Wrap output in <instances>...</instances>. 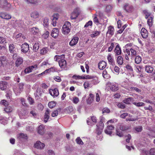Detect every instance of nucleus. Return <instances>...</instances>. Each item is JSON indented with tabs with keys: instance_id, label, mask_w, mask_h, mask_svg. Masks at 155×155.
Listing matches in <instances>:
<instances>
[{
	"instance_id": "a18cd8bd",
	"label": "nucleus",
	"mask_w": 155,
	"mask_h": 155,
	"mask_svg": "<svg viewBox=\"0 0 155 155\" xmlns=\"http://www.w3.org/2000/svg\"><path fill=\"white\" fill-rule=\"evenodd\" d=\"M56 104V103L55 102L51 101L48 103V106L49 108H52L55 106Z\"/></svg>"
},
{
	"instance_id": "0eeeda50",
	"label": "nucleus",
	"mask_w": 155,
	"mask_h": 155,
	"mask_svg": "<svg viewBox=\"0 0 155 155\" xmlns=\"http://www.w3.org/2000/svg\"><path fill=\"white\" fill-rule=\"evenodd\" d=\"M29 31L31 34L33 35H38L40 34L39 29L36 27H34L29 29Z\"/></svg>"
},
{
	"instance_id": "20e7f679",
	"label": "nucleus",
	"mask_w": 155,
	"mask_h": 155,
	"mask_svg": "<svg viewBox=\"0 0 155 155\" xmlns=\"http://www.w3.org/2000/svg\"><path fill=\"white\" fill-rule=\"evenodd\" d=\"M24 84L23 83H21L18 84V89L16 88L14 90V91L17 95H19L23 89Z\"/></svg>"
},
{
	"instance_id": "37998d69",
	"label": "nucleus",
	"mask_w": 155,
	"mask_h": 155,
	"mask_svg": "<svg viewBox=\"0 0 155 155\" xmlns=\"http://www.w3.org/2000/svg\"><path fill=\"white\" fill-rule=\"evenodd\" d=\"M141 61V58L139 56H136L135 59V63L137 64L140 63Z\"/></svg>"
},
{
	"instance_id": "ddd939ff",
	"label": "nucleus",
	"mask_w": 155,
	"mask_h": 155,
	"mask_svg": "<svg viewBox=\"0 0 155 155\" xmlns=\"http://www.w3.org/2000/svg\"><path fill=\"white\" fill-rule=\"evenodd\" d=\"M124 9L126 12H131L133 11L134 8L132 5L126 4L124 7Z\"/></svg>"
},
{
	"instance_id": "2f4dec72",
	"label": "nucleus",
	"mask_w": 155,
	"mask_h": 155,
	"mask_svg": "<svg viewBox=\"0 0 155 155\" xmlns=\"http://www.w3.org/2000/svg\"><path fill=\"white\" fill-rule=\"evenodd\" d=\"M110 89L113 91H115L118 89V85L116 84H113L110 86Z\"/></svg>"
},
{
	"instance_id": "cd10ccee",
	"label": "nucleus",
	"mask_w": 155,
	"mask_h": 155,
	"mask_svg": "<svg viewBox=\"0 0 155 155\" xmlns=\"http://www.w3.org/2000/svg\"><path fill=\"white\" fill-rule=\"evenodd\" d=\"M7 82L5 81H2L0 83V89L2 90L5 89L7 87Z\"/></svg>"
},
{
	"instance_id": "bb28decb",
	"label": "nucleus",
	"mask_w": 155,
	"mask_h": 155,
	"mask_svg": "<svg viewBox=\"0 0 155 155\" xmlns=\"http://www.w3.org/2000/svg\"><path fill=\"white\" fill-rule=\"evenodd\" d=\"M120 129L122 131H124L127 130L129 128L126 125L120 124L119 125Z\"/></svg>"
},
{
	"instance_id": "6e6d98bb",
	"label": "nucleus",
	"mask_w": 155,
	"mask_h": 155,
	"mask_svg": "<svg viewBox=\"0 0 155 155\" xmlns=\"http://www.w3.org/2000/svg\"><path fill=\"white\" fill-rule=\"evenodd\" d=\"M82 79H90L93 78V77L90 76L89 75H84V76H82Z\"/></svg>"
},
{
	"instance_id": "412c9836",
	"label": "nucleus",
	"mask_w": 155,
	"mask_h": 155,
	"mask_svg": "<svg viewBox=\"0 0 155 155\" xmlns=\"http://www.w3.org/2000/svg\"><path fill=\"white\" fill-rule=\"evenodd\" d=\"M58 29L56 28H54L53 29L51 33V35L54 38H56L58 36Z\"/></svg>"
},
{
	"instance_id": "4468645a",
	"label": "nucleus",
	"mask_w": 155,
	"mask_h": 155,
	"mask_svg": "<svg viewBox=\"0 0 155 155\" xmlns=\"http://www.w3.org/2000/svg\"><path fill=\"white\" fill-rule=\"evenodd\" d=\"M79 40V38L78 37H74L69 42V45L71 46H73L76 45Z\"/></svg>"
},
{
	"instance_id": "79ce46f5",
	"label": "nucleus",
	"mask_w": 155,
	"mask_h": 155,
	"mask_svg": "<svg viewBox=\"0 0 155 155\" xmlns=\"http://www.w3.org/2000/svg\"><path fill=\"white\" fill-rule=\"evenodd\" d=\"M94 95L92 94H89V97L88 98V103L91 104L94 100Z\"/></svg>"
},
{
	"instance_id": "09e8293b",
	"label": "nucleus",
	"mask_w": 155,
	"mask_h": 155,
	"mask_svg": "<svg viewBox=\"0 0 155 155\" xmlns=\"http://www.w3.org/2000/svg\"><path fill=\"white\" fill-rule=\"evenodd\" d=\"M104 124L101 121H100L99 123V124L97 125V128L101 129H103L104 127Z\"/></svg>"
},
{
	"instance_id": "603ef678",
	"label": "nucleus",
	"mask_w": 155,
	"mask_h": 155,
	"mask_svg": "<svg viewBox=\"0 0 155 155\" xmlns=\"http://www.w3.org/2000/svg\"><path fill=\"white\" fill-rule=\"evenodd\" d=\"M94 22L97 25L99 24V21L97 18V15H95L93 19Z\"/></svg>"
},
{
	"instance_id": "423d86ee",
	"label": "nucleus",
	"mask_w": 155,
	"mask_h": 155,
	"mask_svg": "<svg viewBox=\"0 0 155 155\" xmlns=\"http://www.w3.org/2000/svg\"><path fill=\"white\" fill-rule=\"evenodd\" d=\"M114 128V127L111 125H108L107 126V128L104 130L105 133L110 136H111L112 134V130Z\"/></svg>"
},
{
	"instance_id": "f03ea898",
	"label": "nucleus",
	"mask_w": 155,
	"mask_h": 155,
	"mask_svg": "<svg viewBox=\"0 0 155 155\" xmlns=\"http://www.w3.org/2000/svg\"><path fill=\"white\" fill-rule=\"evenodd\" d=\"M71 24L69 21H66L63 25L62 31V33L65 35H68L70 31Z\"/></svg>"
},
{
	"instance_id": "ea45409f",
	"label": "nucleus",
	"mask_w": 155,
	"mask_h": 155,
	"mask_svg": "<svg viewBox=\"0 0 155 155\" xmlns=\"http://www.w3.org/2000/svg\"><path fill=\"white\" fill-rule=\"evenodd\" d=\"M12 108L10 106H7L4 108L5 111L7 113L10 112L12 111Z\"/></svg>"
},
{
	"instance_id": "f257e3e1",
	"label": "nucleus",
	"mask_w": 155,
	"mask_h": 155,
	"mask_svg": "<svg viewBox=\"0 0 155 155\" xmlns=\"http://www.w3.org/2000/svg\"><path fill=\"white\" fill-rule=\"evenodd\" d=\"M12 5L7 0H0V8L6 11H8Z\"/></svg>"
},
{
	"instance_id": "338daca9",
	"label": "nucleus",
	"mask_w": 155,
	"mask_h": 155,
	"mask_svg": "<svg viewBox=\"0 0 155 155\" xmlns=\"http://www.w3.org/2000/svg\"><path fill=\"white\" fill-rule=\"evenodd\" d=\"M32 70L30 68V67L25 68V73H28L32 71Z\"/></svg>"
},
{
	"instance_id": "e433bc0d",
	"label": "nucleus",
	"mask_w": 155,
	"mask_h": 155,
	"mask_svg": "<svg viewBox=\"0 0 155 155\" xmlns=\"http://www.w3.org/2000/svg\"><path fill=\"white\" fill-rule=\"evenodd\" d=\"M49 19L47 18H45L43 20V25L45 27H47L49 25Z\"/></svg>"
},
{
	"instance_id": "de8ad7c7",
	"label": "nucleus",
	"mask_w": 155,
	"mask_h": 155,
	"mask_svg": "<svg viewBox=\"0 0 155 155\" xmlns=\"http://www.w3.org/2000/svg\"><path fill=\"white\" fill-rule=\"evenodd\" d=\"M134 129L137 132H141L142 131L143 127L141 126H138L135 127Z\"/></svg>"
},
{
	"instance_id": "8fccbe9b",
	"label": "nucleus",
	"mask_w": 155,
	"mask_h": 155,
	"mask_svg": "<svg viewBox=\"0 0 155 155\" xmlns=\"http://www.w3.org/2000/svg\"><path fill=\"white\" fill-rule=\"evenodd\" d=\"M133 104L137 107H141L145 105V104L142 102H133Z\"/></svg>"
},
{
	"instance_id": "473e14b6",
	"label": "nucleus",
	"mask_w": 155,
	"mask_h": 155,
	"mask_svg": "<svg viewBox=\"0 0 155 155\" xmlns=\"http://www.w3.org/2000/svg\"><path fill=\"white\" fill-rule=\"evenodd\" d=\"M39 13L37 12H32L31 14V18H38L39 16Z\"/></svg>"
},
{
	"instance_id": "bf43d9fd",
	"label": "nucleus",
	"mask_w": 155,
	"mask_h": 155,
	"mask_svg": "<svg viewBox=\"0 0 155 155\" xmlns=\"http://www.w3.org/2000/svg\"><path fill=\"white\" fill-rule=\"evenodd\" d=\"M125 68L129 71L130 72H132L133 71V69L132 67L129 64H127L126 65Z\"/></svg>"
},
{
	"instance_id": "b1692460",
	"label": "nucleus",
	"mask_w": 155,
	"mask_h": 155,
	"mask_svg": "<svg viewBox=\"0 0 155 155\" xmlns=\"http://www.w3.org/2000/svg\"><path fill=\"white\" fill-rule=\"evenodd\" d=\"M90 119L93 121V122L96 123L97 122V120L96 117L94 116H92L91 117V118H88L87 120V124L90 125L91 124V122H90Z\"/></svg>"
},
{
	"instance_id": "c756f323",
	"label": "nucleus",
	"mask_w": 155,
	"mask_h": 155,
	"mask_svg": "<svg viewBox=\"0 0 155 155\" xmlns=\"http://www.w3.org/2000/svg\"><path fill=\"white\" fill-rule=\"evenodd\" d=\"M17 137L20 140L27 139V135L26 134L23 133H21L18 134Z\"/></svg>"
},
{
	"instance_id": "c85d7f7f",
	"label": "nucleus",
	"mask_w": 155,
	"mask_h": 155,
	"mask_svg": "<svg viewBox=\"0 0 155 155\" xmlns=\"http://www.w3.org/2000/svg\"><path fill=\"white\" fill-rule=\"evenodd\" d=\"M117 61L118 64L122 65L123 63V57L121 56H118L117 58Z\"/></svg>"
},
{
	"instance_id": "7ed1b4c3",
	"label": "nucleus",
	"mask_w": 155,
	"mask_h": 155,
	"mask_svg": "<svg viewBox=\"0 0 155 155\" xmlns=\"http://www.w3.org/2000/svg\"><path fill=\"white\" fill-rule=\"evenodd\" d=\"M8 24L15 27H21L24 24V22L21 20H15L12 19L8 23Z\"/></svg>"
},
{
	"instance_id": "680f3d73",
	"label": "nucleus",
	"mask_w": 155,
	"mask_h": 155,
	"mask_svg": "<svg viewBox=\"0 0 155 155\" xmlns=\"http://www.w3.org/2000/svg\"><path fill=\"white\" fill-rule=\"evenodd\" d=\"M114 47V44L112 42L110 44V46L108 48V51L109 52H110Z\"/></svg>"
},
{
	"instance_id": "4d7b16f0",
	"label": "nucleus",
	"mask_w": 155,
	"mask_h": 155,
	"mask_svg": "<svg viewBox=\"0 0 155 155\" xmlns=\"http://www.w3.org/2000/svg\"><path fill=\"white\" fill-rule=\"evenodd\" d=\"M79 101V98L77 97H74L73 98L72 102L75 104H77Z\"/></svg>"
},
{
	"instance_id": "f3484780",
	"label": "nucleus",
	"mask_w": 155,
	"mask_h": 155,
	"mask_svg": "<svg viewBox=\"0 0 155 155\" xmlns=\"http://www.w3.org/2000/svg\"><path fill=\"white\" fill-rule=\"evenodd\" d=\"M141 34L143 38H146L148 35V33L147 30L144 28H142L141 31Z\"/></svg>"
},
{
	"instance_id": "c03bdc74",
	"label": "nucleus",
	"mask_w": 155,
	"mask_h": 155,
	"mask_svg": "<svg viewBox=\"0 0 155 155\" xmlns=\"http://www.w3.org/2000/svg\"><path fill=\"white\" fill-rule=\"evenodd\" d=\"M130 51L131 52L132 57L135 56L136 55L137 51L134 49L131 48L130 49Z\"/></svg>"
},
{
	"instance_id": "58836bf2",
	"label": "nucleus",
	"mask_w": 155,
	"mask_h": 155,
	"mask_svg": "<svg viewBox=\"0 0 155 155\" xmlns=\"http://www.w3.org/2000/svg\"><path fill=\"white\" fill-rule=\"evenodd\" d=\"M39 44L38 42H36L33 46V50L36 52L39 49Z\"/></svg>"
},
{
	"instance_id": "774afa93",
	"label": "nucleus",
	"mask_w": 155,
	"mask_h": 155,
	"mask_svg": "<svg viewBox=\"0 0 155 155\" xmlns=\"http://www.w3.org/2000/svg\"><path fill=\"white\" fill-rule=\"evenodd\" d=\"M150 155H155V149L151 148L149 151Z\"/></svg>"
},
{
	"instance_id": "39448f33",
	"label": "nucleus",
	"mask_w": 155,
	"mask_h": 155,
	"mask_svg": "<svg viewBox=\"0 0 155 155\" xmlns=\"http://www.w3.org/2000/svg\"><path fill=\"white\" fill-rule=\"evenodd\" d=\"M21 47V52L24 53H26L29 49V46L26 43L22 44Z\"/></svg>"
},
{
	"instance_id": "69168bd1",
	"label": "nucleus",
	"mask_w": 155,
	"mask_h": 155,
	"mask_svg": "<svg viewBox=\"0 0 155 155\" xmlns=\"http://www.w3.org/2000/svg\"><path fill=\"white\" fill-rule=\"evenodd\" d=\"M143 13L145 15V18H149V17L150 16V14L148 12L147 10H144L143 11Z\"/></svg>"
},
{
	"instance_id": "1a4fd4ad",
	"label": "nucleus",
	"mask_w": 155,
	"mask_h": 155,
	"mask_svg": "<svg viewBox=\"0 0 155 155\" xmlns=\"http://www.w3.org/2000/svg\"><path fill=\"white\" fill-rule=\"evenodd\" d=\"M50 94L53 97H57L59 94L58 90L57 88L51 89L49 90Z\"/></svg>"
},
{
	"instance_id": "a878e982",
	"label": "nucleus",
	"mask_w": 155,
	"mask_h": 155,
	"mask_svg": "<svg viewBox=\"0 0 155 155\" xmlns=\"http://www.w3.org/2000/svg\"><path fill=\"white\" fill-rule=\"evenodd\" d=\"M65 58L64 54H62L61 55H56L54 57V60L56 61H58L62 58Z\"/></svg>"
},
{
	"instance_id": "052dcab7",
	"label": "nucleus",
	"mask_w": 155,
	"mask_h": 155,
	"mask_svg": "<svg viewBox=\"0 0 155 155\" xmlns=\"http://www.w3.org/2000/svg\"><path fill=\"white\" fill-rule=\"evenodd\" d=\"M58 114V111L57 110H54L51 114L52 117H54L57 116Z\"/></svg>"
},
{
	"instance_id": "f704fd0d",
	"label": "nucleus",
	"mask_w": 155,
	"mask_h": 155,
	"mask_svg": "<svg viewBox=\"0 0 155 155\" xmlns=\"http://www.w3.org/2000/svg\"><path fill=\"white\" fill-rule=\"evenodd\" d=\"M102 75L103 77L106 79H108L110 78V75L107 74V71L106 70H104L103 72Z\"/></svg>"
},
{
	"instance_id": "9d476101",
	"label": "nucleus",
	"mask_w": 155,
	"mask_h": 155,
	"mask_svg": "<svg viewBox=\"0 0 155 155\" xmlns=\"http://www.w3.org/2000/svg\"><path fill=\"white\" fill-rule=\"evenodd\" d=\"M59 66L61 68H65L66 67L67 63L66 60L64 58L60 60L58 62Z\"/></svg>"
},
{
	"instance_id": "c9c22d12",
	"label": "nucleus",
	"mask_w": 155,
	"mask_h": 155,
	"mask_svg": "<svg viewBox=\"0 0 155 155\" xmlns=\"http://www.w3.org/2000/svg\"><path fill=\"white\" fill-rule=\"evenodd\" d=\"M153 18L151 16L149 17L147 21V23L150 27L152 26L153 25Z\"/></svg>"
},
{
	"instance_id": "a19ab883",
	"label": "nucleus",
	"mask_w": 155,
	"mask_h": 155,
	"mask_svg": "<svg viewBox=\"0 0 155 155\" xmlns=\"http://www.w3.org/2000/svg\"><path fill=\"white\" fill-rule=\"evenodd\" d=\"M49 50L48 48H43L41 51V54H45L47 53Z\"/></svg>"
},
{
	"instance_id": "13d9d810",
	"label": "nucleus",
	"mask_w": 155,
	"mask_h": 155,
	"mask_svg": "<svg viewBox=\"0 0 155 155\" xmlns=\"http://www.w3.org/2000/svg\"><path fill=\"white\" fill-rule=\"evenodd\" d=\"M6 43L5 38L3 37L0 36V43L2 44Z\"/></svg>"
},
{
	"instance_id": "a211bd4d",
	"label": "nucleus",
	"mask_w": 155,
	"mask_h": 155,
	"mask_svg": "<svg viewBox=\"0 0 155 155\" xmlns=\"http://www.w3.org/2000/svg\"><path fill=\"white\" fill-rule=\"evenodd\" d=\"M50 114V110L49 109H47L46 111L44 118V121L46 123L48 121V120L49 118V115Z\"/></svg>"
},
{
	"instance_id": "5701e85b",
	"label": "nucleus",
	"mask_w": 155,
	"mask_h": 155,
	"mask_svg": "<svg viewBox=\"0 0 155 155\" xmlns=\"http://www.w3.org/2000/svg\"><path fill=\"white\" fill-rule=\"evenodd\" d=\"M154 69L151 66L146 65L145 66V70L147 73H151L153 72Z\"/></svg>"
},
{
	"instance_id": "393cba45",
	"label": "nucleus",
	"mask_w": 155,
	"mask_h": 155,
	"mask_svg": "<svg viewBox=\"0 0 155 155\" xmlns=\"http://www.w3.org/2000/svg\"><path fill=\"white\" fill-rule=\"evenodd\" d=\"M114 27L111 26H110L108 27V30L107 31L106 34H109L110 35L112 36L114 34Z\"/></svg>"
},
{
	"instance_id": "e2e57ef3",
	"label": "nucleus",
	"mask_w": 155,
	"mask_h": 155,
	"mask_svg": "<svg viewBox=\"0 0 155 155\" xmlns=\"http://www.w3.org/2000/svg\"><path fill=\"white\" fill-rule=\"evenodd\" d=\"M130 89H131V91H133L134 90H135L137 92H140L141 90L139 89V88L136 87H132L130 88Z\"/></svg>"
},
{
	"instance_id": "3c124183",
	"label": "nucleus",
	"mask_w": 155,
	"mask_h": 155,
	"mask_svg": "<svg viewBox=\"0 0 155 155\" xmlns=\"http://www.w3.org/2000/svg\"><path fill=\"white\" fill-rule=\"evenodd\" d=\"M59 15L58 13L54 14L52 17V19L57 20L59 18Z\"/></svg>"
},
{
	"instance_id": "aec40b11",
	"label": "nucleus",
	"mask_w": 155,
	"mask_h": 155,
	"mask_svg": "<svg viewBox=\"0 0 155 155\" xmlns=\"http://www.w3.org/2000/svg\"><path fill=\"white\" fill-rule=\"evenodd\" d=\"M107 63L104 61H102L99 62L98 67L99 69L103 70L106 66Z\"/></svg>"
},
{
	"instance_id": "49530a36",
	"label": "nucleus",
	"mask_w": 155,
	"mask_h": 155,
	"mask_svg": "<svg viewBox=\"0 0 155 155\" xmlns=\"http://www.w3.org/2000/svg\"><path fill=\"white\" fill-rule=\"evenodd\" d=\"M76 143L79 144L83 145L84 143L80 138L79 137H78L75 140Z\"/></svg>"
},
{
	"instance_id": "4be33fe9",
	"label": "nucleus",
	"mask_w": 155,
	"mask_h": 155,
	"mask_svg": "<svg viewBox=\"0 0 155 155\" xmlns=\"http://www.w3.org/2000/svg\"><path fill=\"white\" fill-rule=\"evenodd\" d=\"M23 62V58L20 57H18L15 62L16 66L17 67L19 66Z\"/></svg>"
},
{
	"instance_id": "0e129e2a",
	"label": "nucleus",
	"mask_w": 155,
	"mask_h": 155,
	"mask_svg": "<svg viewBox=\"0 0 155 155\" xmlns=\"http://www.w3.org/2000/svg\"><path fill=\"white\" fill-rule=\"evenodd\" d=\"M112 7L110 5H107L106 7V10L107 12H110L111 10Z\"/></svg>"
},
{
	"instance_id": "7c9ffc66",
	"label": "nucleus",
	"mask_w": 155,
	"mask_h": 155,
	"mask_svg": "<svg viewBox=\"0 0 155 155\" xmlns=\"http://www.w3.org/2000/svg\"><path fill=\"white\" fill-rule=\"evenodd\" d=\"M133 101V99L132 97H129L125 99L123 101V102L127 104H129Z\"/></svg>"
},
{
	"instance_id": "6e6552de",
	"label": "nucleus",
	"mask_w": 155,
	"mask_h": 155,
	"mask_svg": "<svg viewBox=\"0 0 155 155\" xmlns=\"http://www.w3.org/2000/svg\"><path fill=\"white\" fill-rule=\"evenodd\" d=\"M0 17L2 18L9 20L12 18V16L6 12H2L0 13Z\"/></svg>"
},
{
	"instance_id": "4c0bfd02",
	"label": "nucleus",
	"mask_w": 155,
	"mask_h": 155,
	"mask_svg": "<svg viewBox=\"0 0 155 155\" xmlns=\"http://www.w3.org/2000/svg\"><path fill=\"white\" fill-rule=\"evenodd\" d=\"M78 14L76 12H73L71 14V19H75L78 16Z\"/></svg>"
},
{
	"instance_id": "5fc2aeb1",
	"label": "nucleus",
	"mask_w": 155,
	"mask_h": 155,
	"mask_svg": "<svg viewBox=\"0 0 155 155\" xmlns=\"http://www.w3.org/2000/svg\"><path fill=\"white\" fill-rule=\"evenodd\" d=\"M0 104L4 105L5 107H6L7 106H8L9 104L8 102L5 100H3L1 101Z\"/></svg>"
},
{
	"instance_id": "9b49d317",
	"label": "nucleus",
	"mask_w": 155,
	"mask_h": 155,
	"mask_svg": "<svg viewBox=\"0 0 155 155\" xmlns=\"http://www.w3.org/2000/svg\"><path fill=\"white\" fill-rule=\"evenodd\" d=\"M45 145L43 143H41L40 141H37L34 144V147L35 148L38 149H42L45 147Z\"/></svg>"
},
{
	"instance_id": "f8f14e48",
	"label": "nucleus",
	"mask_w": 155,
	"mask_h": 155,
	"mask_svg": "<svg viewBox=\"0 0 155 155\" xmlns=\"http://www.w3.org/2000/svg\"><path fill=\"white\" fill-rule=\"evenodd\" d=\"M114 52L115 53V56L121 54V48L120 47L119 45L118 44H117V45L116 46L115 49L114 50Z\"/></svg>"
},
{
	"instance_id": "6ab92c4d",
	"label": "nucleus",
	"mask_w": 155,
	"mask_h": 155,
	"mask_svg": "<svg viewBox=\"0 0 155 155\" xmlns=\"http://www.w3.org/2000/svg\"><path fill=\"white\" fill-rule=\"evenodd\" d=\"M28 4H31L35 5H38L40 2L39 0H24Z\"/></svg>"
},
{
	"instance_id": "2eb2a0df",
	"label": "nucleus",
	"mask_w": 155,
	"mask_h": 155,
	"mask_svg": "<svg viewBox=\"0 0 155 155\" xmlns=\"http://www.w3.org/2000/svg\"><path fill=\"white\" fill-rule=\"evenodd\" d=\"M38 132L39 134L41 135H43L44 134L45 131V127L44 125H41L38 127Z\"/></svg>"
},
{
	"instance_id": "72a5a7b5",
	"label": "nucleus",
	"mask_w": 155,
	"mask_h": 155,
	"mask_svg": "<svg viewBox=\"0 0 155 155\" xmlns=\"http://www.w3.org/2000/svg\"><path fill=\"white\" fill-rule=\"evenodd\" d=\"M100 32L98 31H93L92 34L90 35L91 37L92 38H94L96 36H98L100 33Z\"/></svg>"
},
{
	"instance_id": "864d4df0",
	"label": "nucleus",
	"mask_w": 155,
	"mask_h": 155,
	"mask_svg": "<svg viewBox=\"0 0 155 155\" xmlns=\"http://www.w3.org/2000/svg\"><path fill=\"white\" fill-rule=\"evenodd\" d=\"M66 111L68 113H70L73 111V108L72 106H69L66 108Z\"/></svg>"
},
{
	"instance_id": "dca6fc26",
	"label": "nucleus",
	"mask_w": 155,
	"mask_h": 155,
	"mask_svg": "<svg viewBox=\"0 0 155 155\" xmlns=\"http://www.w3.org/2000/svg\"><path fill=\"white\" fill-rule=\"evenodd\" d=\"M107 59L109 64L112 65H115V61L113 57L111 56V54H108L107 56Z\"/></svg>"
}]
</instances>
